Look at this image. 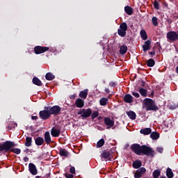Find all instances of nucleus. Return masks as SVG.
<instances>
[{"mask_svg":"<svg viewBox=\"0 0 178 178\" xmlns=\"http://www.w3.org/2000/svg\"><path fill=\"white\" fill-rule=\"evenodd\" d=\"M105 144V140L104 138L100 139L97 143V148H101V147H103L104 145Z\"/></svg>","mask_w":178,"mask_h":178,"instance_id":"32","label":"nucleus"},{"mask_svg":"<svg viewBox=\"0 0 178 178\" xmlns=\"http://www.w3.org/2000/svg\"><path fill=\"white\" fill-rule=\"evenodd\" d=\"M166 175L168 178H173V172L170 168H168L166 171Z\"/></svg>","mask_w":178,"mask_h":178,"instance_id":"35","label":"nucleus"},{"mask_svg":"<svg viewBox=\"0 0 178 178\" xmlns=\"http://www.w3.org/2000/svg\"><path fill=\"white\" fill-rule=\"evenodd\" d=\"M151 131H152V130H151L150 128H145V129H141L140 132L141 134H144L145 136H148V134H151Z\"/></svg>","mask_w":178,"mask_h":178,"instance_id":"19","label":"nucleus"},{"mask_svg":"<svg viewBox=\"0 0 178 178\" xmlns=\"http://www.w3.org/2000/svg\"><path fill=\"white\" fill-rule=\"evenodd\" d=\"M44 141L46 144H51V134H49V131H46L44 133Z\"/></svg>","mask_w":178,"mask_h":178,"instance_id":"14","label":"nucleus"},{"mask_svg":"<svg viewBox=\"0 0 178 178\" xmlns=\"http://www.w3.org/2000/svg\"><path fill=\"white\" fill-rule=\"evenodd\" d=\"M132 95H134V97H136V98L140 97V94H138V92H133Z\"/></svg>","mask_w":178,"mask_h":178,"instance_id":"44","label":"nucleus"},{"mask_svg":"<svg viewBox=\"0 0 178 178\" xmlns=\"http://www.w3.org/2000/svg\"><path fill=\"white\" fill-rule=\"evenodd\" d=\"M109 86H111V87H115V82H111V83H109Z\"/></svg>","mask_w":178,"mask_h":178,"instance_id":"49","label":"nucleus"},{"mask_svg":"<svg viewBox=\"0 0 178 178\" xmlns=\"http://www.w3.org/2000/svg\"><path fill=\"white\" fill-rule=\"evenodd\" d=\"M150 55H154V52H151V53H150Z\"/></svg>","mask_w":178,"mask_h":178,"instance_id":"53","label":"nucleus"},{"mask_svg":"<svg viewBox=\"0 0 178 178\" xmlns=\"http://www.w3.org/2000/svg\"><path fill=\"white\" fill-rule=\"evenodd\" d=\"M45 78L49 81H51L55 79V75L52 74V73L48 72L46 74Z\"/></svg>","mask_w":178,"mask_h":178,"instance_id":"24","label":"nucleus"},{"mask_svg":"<svg viewBox=\"0 0 178 178\" xmlns=\"http://www.w3.org/2000/svg\"><path fill=\"white\" fill-rule=\"evenodd\" d=\"M33 84H35L36 86H42V83L37 77H34L33 79Z\"/></svg>","mask_w":178,"mask_h":178,"instance_id":"29","label":"nucleus"},{"mask_svg":"<svg viewBox=\"0 0 178 178\" xmlns=\"http://www.w3.org/2000/svg\"><path fill=\"white\" fill-rule=\"evenodd\" d=\"M102 157L106 161H111V154L108 152H104L102 154Z\"/></svg>","mask_w":178,"mask_h":178,"instance_id":"21","label":"nucleus"},{"mask_svg":"<svg viewBox=\"0 0 178 178\" xmlns=\"http://www.w3.org/2000/svg\"><path fill=\"white\" fill-rule=\"evenodd\" d=\"M99 115V113H98V111H95L94 113H92L91 118L92 119H95V118H98Z\"/></svg>","mask_w":178,"mask_h":178,"instance_id":"41","label":"nucleus"},{"mask_svg":"<svg viewBox=\"0 0 178 178\" xmlns=\"http://www.w3.org/2000/svg\"><path fill=\"white\" fill-rule=\"evenodd\" d=\"M39 115L43 120H47V119H49L51 116L49 111L47 110V107H45V110L40 111Z\"/></svg>","mask_w":178,"mask_h":178,"instance_id":"7","label":"nucleus"},{"mask_svg":"<svg viewBox=\"0 0 178 178\" xmlns=\"http://www.w3.org/2000/svg\"><path fill=\"white\" fill-rule=\"evenodd\" d=\"M70 173H72V175H74V173H76V169L74 168V167H71L70 168Z\"/></svg>","mask_w":178,"mask_h":178,"instance_id":"43","label":"nucleus"},{"mask_svg":"<svg viewBox=\"0 0 178 178\" xmlns=\"http://www.w3.org/2000/svg\"><path fill=\"white\" fill-rule=\"evenodd\" d=\"M141 166V161L140 160H137L133 163V167L135 169H138V168H140Z\"/></svg>","mask_w":178,"mask_h":178,"instance_id":"25","label":"nucleus"},{"mask_svg":"<svg viewBox=\"0 0 178 178\" xmlns=\"http://www.w3.org/2000/svg\"><path fill=\"white\" fill-rule=\"evenodd\" d=\"M24 162H29V157H24Z\"/></svg>","mask_w":178,"mask_h":178,"instance_id":"51","label":"nucleus"},{"mask_svg":"<svg viewBox=\"0 0 178 178\" xmlns=\"http://www.w3.org/2000/svg\"><path fill=\"white\" fill-rule=\"evenodd\" d=\"M150 137L152 138V140H158V138H159V134L156 132H152L150 134Z\"/></svg>","mask_w":178,"mask_h":178,"instance_id":"31","label":"nucleus"},{"mask_svg":"<svg viewBox=\"0 0 178 178\" xmlns=\"http://www.w3.org/2000/svg\"><path fill=\"white\" fill-rule=\"evenodd\" d=\"M108 98L106 97H102L100 100H99V104L102 106H105V105H106L108 104Z\"/></svg>","mask_w":178,"mask_h":178,"instance_id":"23","label":"nucleus"},{"mask_svg":"<svg viewBox=\"0 0 178 178\" xmlns=\"http://www.w3.org/2000/svg\"><path fill=\"white\" fill-rule=\"evenodd\" d=\"M150 45H151V40H147L145 42V44L143 46L144 52L150 49V48H151Z\"/></svg>","mask_w":178,"mask_h":178,"instance_id":"15","label":"nucleus"},{"mask_svg":"<svg viewBox=\"0 0 178 178\" xmlns=\"http://www.w3.org/2000/svg\"><path fill=\"white\" fill-rule=\"evenodd\" d=\"M70 98L71 99H74V98H76V94H74V95H70Z\"/></svg>","mask_w":178,"mask_h":178,"instance_id":"48","label":"nucleus"},{"mask_svg":"<svg viewBox=\"0 0 178 178\" xmlns=\"http://www.w3.org/2000/svg\"><path fill=\"white\" fill-rule=\"evenodd\" d=\"M51 134L53 137H59V135L60 134V130L53 127L51 130Z\"/></svg>","mask_w":178,"mask_h":178,"instance_id":"12","label":"nucleus"},{"mask_svg":"<svg viewBox=\"0 0 178 178\" xmlns=\"http://www.w3.org/2000/svg\"><path fill=\"white\" fill-rule=\"evenodd\" d=\"M159 176H161V170H155L153 172V177H154V178H158V177H159Z\"/></svg>","mask_w":178,"mask_h":178,"instance_id":"36","label":"nucleus"},{"mask_svg":"<svg viewBox=\"0 0 178 178\" xmlns=\"http://www.w3.org/2000/svg\"><path fill=\"white\" fill-rule=\"evenodd\" d=\"M154 6L155 9H159V4L158 3V2L155 1L154 3Z\"/></svg>","mask_w":178,"mask_h":178,"instance_id":"45","label":"nucleus"},{"mask_svg":"<svg viewBox=\"0 0 178 178\" xmlns=\"http://www.w3.org/2000/svg\"><path fill=\"white\" fill-rule=\"evenodd\" d=\"M131 149L136 154V155H141L143 152V146H140L138 144H134L131 146Z\"/></svg>","mask_w":178,"mask_h":178,"instance_id":"6","label":"nucleus"},{"mask_svg":"<svg viewBox=\"0 0 178 178\" xmlns=\"http://www.w3.org/2000/svg\"><path fill=\"white\" fill-rule=\"evenodd\" d=\"M65 177H67V178H73V175H72V174H65Z\"/></svg>","mask_w":178,"mask_h":178,"instance_id":"47","label":"nucleus"},{"mask_svg":"<svg viewBox=\"0 0 178 178\" xmlns=\"http://www.w3.org/2000/svg\"><path fill=\"white\" fill-rule=\"evenodd\" d=\"M160 178H166L165 176H161Z\"/></svg>","mask_w":178,"mask_h":178,"instance_id":"52","label":"nucleus"},{"mask_svg":"<svg viewBox=\"0 0 178 178\" xmlns=\"http://www.w3.org/2000/svg\"><path fill=\"white\" fill-rule=\"evenodd\" d=\"M49 50V47H48L37 46L34 48L35 53L37 54H44V52H47Z\"/></svg>","mask_w":178,"mask_h":178,"instance_id":"9","label":"nucleus"},{"mask_svg":"<svg viewBox=\"0 0 178 178\" xmlns=\"http://www.w3.org/2000/svg\"><path fill=\"white\" fill-rule=\"evenodd\" d=\"M104 124L107 126V129H111L115 125V120L113 118L106 117L104 118Z\"/></svg>","mask_w":178,"mask_h":178,"instance_id":"8","label":"nucleus"},{"mask_svg":"<svg viewBox=\"0 0 178 178\" xmlns=\"http://www.w3.org/2000/svg\"><path fill=\"white\" fill-rule=\"evenodd\" d=\"M12 152H14V154H17V155H19V154H20L21 150L19 148H13L11 149Z\"/></svg>","mask_w":178,"mask_h":178,"instance_id":"40","label":"nucleus"},{"mask_svg":"<svg viewBox=\"0 0 178 178\" xmlns=\"http://www.w3.org/2000/svg\"><path fill=\"white\" fill-rule=\"evenodd\" d=\"M91 113H92L91 108H81L78 111L77 115H80L81 119H86L87 118H90V116H91Z\"/></svg>","mask_w":178,"mask_h":178,"instance_id":"2","label":"nucleus"},{"mask_svg":"<svg viewBox=\"0 0 178 178\" xmlns=\"http://www.w3.org/2000/svg\"><path fill=\"white\" fill-rule=\"evenodd\" d=\"M147 65L149 67H152L155 65V61L152 58H150L147 61Z\"/></svg>","mask_w":178,"mask_h":178,"instance_id":"30","label":"nucleus"},{"mask_svg":"<svg viewBox=\"0 0 178 178\" xmlns=\"http://www.w3.org/2000/svg\"><path fill=\"white\" fill-rule=\"evenodd\" d=\"M126 31H127V24L123 22L120 25V29H118V33L120 37H124V35H126Z\"/></svg>","mask_w":178,"mask_h":178,"instance_id":"5","label":"nucleus"},{"mask_svg":"<svg viewBox=\"0 0 178 178\" xmlns=\"http://www.w3.org/2000/svg\"><path fill=\"white\" fill-rule=\"evenodd\" d=\"M29 171L31 173V175H37V168H35V165L31 163L29 165Z\"/></svg>","mask_w":178,"mask_h":178,"instance_id":"13","label":"nucleus"},{"mask_svg":"<svg viewBox=\"0 0 178 178\" xmlns=\"http://www.w3.org/2000/svg\"><path fill=\"white\" fill-rule=\"evenodd\" d=\"M126 52H127V46H122L120 47V54H121L122 55H124Z\"/></svg>","mask_w":178,"mask_h":178,"instance_id":"34","label":"nucleus"},{"mask_svg":"<svg viewBox=\"0 0 178 178\" xmlns=\"http://www.w3.org/2000/svg\"><path fill=\"white\" fill-rule=\"evenodd\" d=\"M127 115L129 118V119H131L132 120H135L136 119V113L134 111H128L127 112Z\"/></svg>","mask_w":178,"mask_h":178,"instance_id":"22","label":"nucleus"},{"mask_svg":"<svg viewBox=\"0 0 178 178\" xmlns=\"http://www.w3.org/2000/svg\"><path fill=\"white\" fill-rule=\"evenodd\" d=\"M139 92L142 95V97H147V90H145L143 88H140L139 89Z\"/></svg>","mask_w":178,"mask_h":178,"instance_id":"37","label":"nucleus"},{"mask_svg":"<svg viewBox=\"0 0 178 178\" xmlns=\"http://www.w3.org/2000/svg\"><path fill=\"white\" fill-rule=\"evenodd\" d=\"M167 38L170 41H176L178 40V34L175 31H170L167 33Z\"/></svg>","mask_w":178,"mask_h":178,"instance_id":"11","label":"nucleus"},{"mask_svg":"<svg viewBox=\"0 0 178 178\" xmlns=\"http://www.w3.org/2000/svg\"><path fill=\"white\" fill-rule=\"evenodd\" d=\"M32 141L33 140H32L31 137H26V143H25L26 147H31Z\"/></svg>","mask_w":178,"mask_h":178,"instance_id":"27","label":"nucleus"},{"mask_svg":"<svg viewBox=\"0 0 178 178\" xmlns=\"http://www.w3.org/2000/svg\"><path fill=\"white\" fill-rule=\"evenodd\" d=\"M31 119H32L33 120H37V119H38V118L37 116H32V117H31Z\"/></svg>","mask_w":178,"mask_h":178,"instance_id":"50","label":"nucleus"},{"mask_svg":"<svg viewBox=\"0 0 178 178\" xmlns=\"http://www.w3.org/2000/svg\"><path fill=\"white\" fill-rule=\"evenodd\" d=\"M60 155L61 156H68L69 152L65 149H60Z\"/></svg>","mask_w":178,"mask_h":178,"instance_id":"28","label":"nucleus"},{"mask_svg":"<svg viewBox=\"0 0 178 178\" xmlns=\"http://www.w3.org/2000/svg\"><path fill=\"white\" fill-rule=\"evenodd\" d=\"M13 147H15V143L13 142L7 141L0 146V152L9 151V149H10V148H13Z\"/></svg>","mask_w":178,"mask_h":178,"instance_id":"4","label":"nucleus"},{"mask_svg":"<svg viewBox=\"0 0 178 178\" xmlns=\"http://www.w3.org/2000/svg\"><path fill=\"white\" fill-rule=\"evenodd\" d=\"M146 111H158V106L155 105V102L151 99H145L143 101Z\"/></svg>","mask_w":178,"mask_h":178,"instance_id":"1","label":"nucleus"},{"mask_svg":"<svg viewBox=\"0 0 178 178\" xmlns=\"http://www.w3.org/2000/svg\"><path fill=\"white\" fill-rule=\"evenodd\" d=\"M156 150L158 151V152H160V154H162V152H163V148L157 147Z\"/></svg>","mask_w":178,"mask_h":178,"instance_id":"46","label":"nucleus"},{"mask_svg":"<svg viewBox=\"0 0 178 178\" xmlns=\"http://www.w3.org/2000/svg\"><path fill=\"white\" fill-rule=\"evenodd\" d=\"M140 36L142 40H147V38H148V36H147V32H145V30L142 29L140 31Z\"/></svg>","mask_w":178,"mask_h":178,"instance_id":"26","label":"nucleus"},{"mask_svg":"<svg viewBox=\"0 0 178 178\" xmlns=\"http://www.w3.org/2000/svg\"><path fill=\"white\" fill-rule=\"evenodd\" d=\"M76 108H83V106H84V100H83L81 98H79L76 102Z\"/></svg>","mask_w":178,"mask_h":178,"instance_id":"16","label":"nucleus"},{"mask_svg":"<svg viewBox=\"0 0 178 178\" xmlns=\"http://www.w3.org/2000/svg\"><path fill=\"white\" fill-rule=\"evenodd\" d=\"M106 91H107V92H108V90H106Z\"/></svg>","mask_w":178,"mask_h":178,"instance_id":"54","label":"nucleus"},{"mask_svg":"<svg viewBox=\"0 0 178 178\" xmlns=\"http://www.w3.org/2000/svg\"><path fill=\"white\" fill-rule=\"evenodd\" d=\"M152 24H154V26L158 25V18L156 17H153L152 18Z\"/></svg>","mask_w":178,"mask_h":178,"instance_id":"39","label":"nucleus"},{"mask_svg":"<svg viewBox=\"0 0 178 178\" xmlns=\"http://www.w3.org/2000/svg\"><path fill=\"white\" fill-rule=\"evenodd\" d=\"M124 101L127 104H131L133 102V96L131 95H126L124 97Z\"/></svg>","mask_w":178,"mask_h":178,"instance_id":"18","label":"nucleus"},{"mask_svg":"<svg viewBox=\"0 0 178 178\" xmlns=\"http://www.w3.org/2000/svg\"><path fill=\"white\" fill-rule=\"evenodd\" d=\"M35 143L36 145H42V144H44V138H42V137L36 138Z\"/></svg>","mask_w":178,"mask_h":178,"instance_id":"20","label":"nucleus"},{"mask_svg":"<svg viewBox=\"0 0 178 178\" xmlns=\"http://www.w3.org/2000/svg\"><path fill=\"white\" fill-rule=\"evenodd\" d=\"M124 10L127 15H133V9L130 6H125Z\"/></svg>","mask_w":178,"mask_h":178,"instance_id":"33","label":"nucleus"},{"mask_svg":"<svg viewBox=\"0 0 178 178\" xmlns=\"http://www.w3.org/2000/svg\"><path fill=\"white\" fill-rule=\"evenodd\" d=\"M138 173H140V175H144L145 172H147V170H145V168H140L138 170H137Z\"/></svg>","mask_w":178,"mask_h":178,"instance_id":"38","label":"nucleus"},{"mask_svg":"<svg viewBox=\"0 0 178 178\" xmlns=\"http://www.w3.org/2000/svg\"><path fill=\"white\" fill-rule=\"evenodd\" d=\"M143 176L142 174H140V172H138V170H136V172L134 174V177L136 178H140Z\"/></svg>","mask_w":178,"mask_h":178,"instance_id":"42","label":"nucleus"},{"mask_svg":"<svg viewBox=\"0 0 178 178\" xmlns=\"http://www.w3.org/2000/svg\"><path fill=\"white\" fill-rule=\"evenodd\" d=\"M50 115H58L60 112V107L59 106H54L53 107H47Z\"/></svg>","mask_w":178,"mask_h":178,"instance_id":"10","label":"nucleus"},{"mask_svg":"<svg viewBox=\"0 0 178 178\" xmlns=\"http://www.w3.org/2000/svg\"><path fill=\"white\" fill-rule=\"evenodd\" d=\"M87 95H88V89H85L79 92V97L83 99L87 98Z\"/></svg>","mask_w":178,"mask_h":178,"instance_id":"17","label":"nucleus"},{"mask_svg":"<svg viewBox=\"0 0 178 178\" xmlns=\"http://www.w3.org/2000/svg\"><path fill=\"white\" fill-rule=\"evenodd\" d=\"M142 154L147 155V156H154L155 152L153 151L152 148L147 145H142Z\"/></svg>","mask_w":178,"mask_h":178,"instance_id":"3","label":"nucleus"}]
</instances>
